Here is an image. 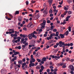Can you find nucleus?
<instances>
[{"instance_id":"obj_24","label":"nucleus","mask_w":74,"mask_h":74,"mask_svg":"<svg viewBox=\"0 0 74 74\" xmlns=\"http://www.w3.org/2000/svg\"><path fill=\"white\" fill-rule=\"evenodd\" d=\"M21 37H18L17 38V41H18V42H20L21 39Z\"/></svg>"},{"instance_id":"obj_53","label":"nucleus","mask_w":74,"mask_h":74,"mask_svg":"<svg viewBox=\"0 0 74 74\" xmlns=\"http://www.w3.org/2000/svg\"><path fill=\"white\" fill-rule=\"evenodd\" d=\"M23 30H25V31H27V28H26L25 27H24V28H23Z\"/></svg>"},{"instance_id":"obj_41","label":"nucleus","mask_w":74,"mask_h":74,"mask_svg":"<svg viewBox=\"0 0 74 74\" xmlns=\"http://www.w3.org/2000/svg\"><path fill=\"white\" fill-rule=\"evenodd\" d=\"M16 48H17L19 49H20L21 48V46H18V47H16Z\"/></svg>"},{"instance_id":"obj_4","label":"nucleus","mask_w":74,"mask_h":74,"mask_svg":"<svg viewBox=\"0 0 74 74\" xmlns=\"http://www.w3.org/2000/svg\"><path fill=\"white\" fill-rule=\"evenodd\" d=\"M1 73L2 74H5L6 73L7 70L6 69H2L1 71Z\"/></svg>"},{"instance_id":"obj_63","label":"nucleus","mask_w":74,"mask_h":74,"mask_svg":"<svg viewBox=\"0 0 74 74\" xmlns=\"http://www.w3.org/2000/svg\"><path fill=\"white\" fill-rule=\"evenodd\" d=\"M31 72H32L31 74H33V73H34V71L33 70H31Z\"/></svg>"},{"instance_id":"obj_48","label":"nucleus","mask_w":74,"mask_h":74,"mask_svg":"<svg viewBox=\"0 0 74 74\" xmlns=\"http://www.w3.org/2000/svg\"><path fill=\"white\" fill-rule=\"evenodd\" d=\"M66 67V65H64L63 64V65L62 66V68L65 69Z\"/></svg>"},{"instance_id":"obj_36","label":"nucleus","mask_w":74,"mask_h":74,"mask_svg":"<svg viewBox=\"0 0 74 74\" xmlns=\"http://www.w3.org/2000/svg\"><path fill=\"white\" fill-rule=\"evenodd\" d=\"M71 27H69L68 30L69 31V32H71Z\"/></svg>"},{"instance_id":"obj_55","label":"nucleus","mask_w":74,"mask_h":74,"mask_svg":"<svg viewBox=\"0 0 74 74\" xmlns=\"http://www.w3.org/2000/svg\"><path fill=\"white\" fill-rule=\"evenodd\" d=\"M64 10H68V9L66 7H64Z\"/></svg>"},{"instance_id":"obj_13","label":"nucleus","mask_w":74,"mask_h":74,"mask_svg":"<svg viewBox=\"0 0 74 74\" xmlns=\"http://www.w3.org/2000/svg\"><path fill=\"white\" fill-rule=\"evenodd\" d=\"M59 36L61 37V38H63L64 37V35L62 34H60Z\"/></svg>"},{"instance_id":"obj_32","label":"nucleus","mask_w":74,"mask_h":74,"mask_svg":"<svg viewBox=\"0 0 74 74\" xmlns=\"http://www.w3.org/2000/svg\"><path fill=\"white\" fill-rule=\"evenodd\" d=\"M39 56H40L39 55H38V53H37L36 56H35L37 58Z\"/></svg>"},{"instance_id":"obj_51","label":"nucleus","mask_w":74,"mask_h":74,"mask_svg":"<svg viewBox=\"0 0 74 74\" xmlns=\"http://www.w3.org/2000/svg\"><path fill=\"white\" fill-rule=\"evenodd\" d=\"M53 11H54V12H56V14H57V12H58V10H56H56H53Z\"/></svg>"},{"instance_id":"obj_59","label":"nucleus","mask_w":74,"mask_h":74,"mask_svg":"<svg viewBox=\"0 0 74 74\" xmlns=\"http://www.w3.org/2000/svg\"><path fill=\"white\" fill-rule=\"evenodd\" d=\"M53 16V14H50V16L51 17Z\"/></svg>"},{"instance_id":"obj_20","label":"nucleus","mask_w":74,"mask_h":74,"mask_svg":"<svg viewBox=\"0 0 74 74\" xmlns=\"http://www.w3.org/2000/svg\"><path fill=\"white\" fill-rule=\"evenodd\" d=\"M46 60L47 58L46 57H43V58H42V60L43 61V62H44V61H46Z\"/></svg>"},{"instance_id":"obj_9","label":"nucleus","mask_w":74,"mask_h":74,"mask_svg":"<svg viewBox=\"0 0 74 74\" xmlns=\"http://www.w3.org/2000/svg\"><path fill=\"white\" fill-rule=\"evenodd\" d=\"M22 16H18V21H20V22L22 21Z\"/></svg>"},{"instance_id":"obj_19","label":"nucleus","mask_w":74,"mask_h":74,"mask_svg":"<svg viewBox=\"0 0 74 74\" xmlns=\"http://www.w3.org/2000/svg\"><path fill=\"white\" fill-rule=\"evenodd\" d=\"M14 65V64L13 63H12L10 65V69L11 70L13 67Z\"/></svg>"},{"instance_id":"obj_27","label":"nucleus","mask_w":74,"mask_h":74,"mask_svg":"<svg viewBox=\"0 0 74 74\" xmlns=\"http://www.w3.org/2000/svg\"><path fill=\"white\" fill-rule=\"evenodd\" d=\"M50 29L51 28L50 27H47L46 29V31H50Z\"/></svg>"},{"instance_id":"obj_15","label":"nucleus","mask_w":74,"mask_h":74,"mask_svg":"<svg viewBox=\"0 0 74 74\" xmlns=\"http://www.w3.org/2000/svg\"><path fill=\"white\" fill-rule=\"evenodd\" d=\"M28 45V42H25V44L24 45H22V47H24V48H25V46H27V45Z\"/></svg>"},{"instance_id":"obj_49","label":"nucleus","mask_w":74,"mask_h":74,"mask_svg":"<svg viewBox=\"0 0 74 74\" xmlns=\"http://www.w3.org/2000/svg\"><path fill=\"white\" fill-rule=\"evenodd\" d=\"M42 25V27H41V28L42 29H43L44 28H45V26H44V25Z\"/></svg>"},{"instance_id":"obj_42","label":"nucleus","mask_w":74,"mask_h":74,"mask_svg":"<svg viewBox=\"0 0 74 74\" xmlns=\"http://www.w3.org/2000/svg\"><path fill=\"white\" fill-rule=\"evenodd\" d=\"M65 45H66V46H68V47H69L70 44L69 43L68 44H65Z\"/></svg>"},{"instance_id":"obj_61","label":"nucleus","mask_w":74,"mask_h":74,"mask_svg":"<svg viewBox=\"0 0 74 74\" xmlns=\"http://www.w3.org/2000/svg\"><path fill=\"white\" fill-rule=\"evenodd\" d=\"M58 50H55L53 51V53H57V51H58Z\"/></svg>"},{"instance_id":"obj_17","label":"nucleus","mask_w":74,"mask_h":74,"mask_svg":"<svg viewBox=\"0 0 74 74\" xmlns=\"http://www.w3.org/2000/svg\"><path fill=\"white\" fill-rule=\"evenodd\" d=\"M32 53V50L31 49L29 51V52L28 53V56H30V54Z\"/></svg>"},{"instance_id":"obj_64","label":"nucleus","mask_w":74,"mask_h":74,"mask_svg":"<svg viewBox=\"0 0 74 74\" xmlns=\"http://www.w3.org/2000/svg\"><path fill=\"white\" fill-rule=\"evenodd\" d=\"M22 61H23V62H25V58H23L22 60Z\"/></svg>"},{"instance_id":"obj_18","label":"nucleus","mask_w":74,"mask_h":74,"mask_svg":"<svg viewBox=\"0 0 74 74\" xmlns=\"http://www.w3.org/2000/svg\"><path fill=\"white\" fill-rule=\"evenodd\" d=\"M40 69V66H39V65H37V66H36V70H39Z\"/></svg>"},{"instance_id":"obj_62","label":"nucleus","mask_w":74,"mask_h":74,"mask_svg":"<svg viewBox=\"0 0 74 74\" xmlns=\"http://www.w3.org/2000/svg\"><path fill=\"white\" fill-rule=\"evenodd\" d=\"M18 26H20V25L21 26V23H20V22H18Z\"/></svg>"},{"instance_id":"obj_22","label":"nucleus","mask_w":74,"mask_h":74,"mask_svg":"<svg viewBox=\"0 0 74 74\" xmlns=\"http://www.w3.org/2000/svg\"><path fill=\"white\" fill-rule=\"evenodd\" d=\"M41 68L42 69V71H43L44 69H45V68L43 66V65H41Z\"/></svg>"},{"instance_id":"obj_31","label":"nucleus","mask_w":74,"mask_h":74,"mask_svg":"<svg viewBox=\"0 0 74 74\" xmlns=\"http://www.w3.org/2000/svg\"><path fill=\"white\" fill-rule=\"evenodd\" d=\"M68 12V11H67V10H66V11H65L64 12V15H65L66 14H67V12Z\"/></svg>"},{"instance_id":"obj_2","label":"nucleus","mask_w":74,"mask_h":74,"mask_svg":"<svg viewBox=\"0 0 74 74\" xmlns=\"http://www.w3.org/2000/svg\"><path fill=\"white\" fill-rule=\"evenodd\" d=\"M36 31H34L33 32L31 33V34H29L28 35V37L29 39L30 40L31 39H32V38H34L35 39H36L37 38V37L36 36H35L34 35L35 34H36Z\"/></svg>"},{"instance_id":"obj_8","label":"nucleus","mask_w":74,"mask_h":74,"mask_svg":"<svg viewBox=\"0 0 74 74\" xmlns=\"http://www.w3.org/2000/svg\"><path fill=\"white\" fill-rule=\"evenodd\" d=\"M59 47H62V45H64L63 43V42H62V41H60L59 42Z\"/></svg>"},{"instance_id":"obj_43","label":"nucleus","mask_w":74,"mask_h":74,"mask_svg":"<svg viewBox=\"0 0 74 74\" xmlns=\"http://www.w3.org/2000/svg\"><path fill=\"white\" fill-rule=\"evenodd\" d=\"M24 20H25L26 22L27 23H28V19H26V18H24Z\"/></svg>"},{"instance_id":"obj_52","label":"nucleus","mask_w":74,"mask_h":74,"mask_svg":"<svg viewBox=\"0 0 74 74\" xmlns=\"http://www.w3.org/2000/svg\"><path fill=\"white\" fill-rule=\"evenodd\" d=\"M65 48H63V53H65Z\"/></svg>"},{"instance_id":"obj_37","label":"nucleus","mask_w":74,"mask_h":74,"mask_svg":"<svg viewBox=\"0 0 74 74\" xmlns=\"http://www.w3.org/2000/svg\"><path fill=\"white\" fill-rule=\"evenodd\" d=\"M25 40V38H23L22 39H21V42H24V41Z\"/></svg>"},{"instance_id":"obj_16","label":"nucleus","mask_w":74,"mask_h":74,"mask_svg":"<svg viewBox=\"0 0 74 74\" xmlns=\"http://www.w3.org/2000/svg\"><path fill=\"white\" fill-rule=\"evenodd\" d=\"M64 34L65 35H66V36H67V35H68L69 34V31L68 30L66 31V32H64Z\"/></svg>"},{"instance_id":"obj_60","label":"nucleus","mask_w":74,"mask_h":74,"mask_svg":"<svg viewBox=\"0 0 74 74\" xmlns=\"http://www.w3.org/2000/svg\"><path fill=\"white\" fill-rule=\"evenodd\" d=\"M47 73H49L50 70V69H47Z\"/></svg>"},{"instance_id":"obj_29","label":"nucleus","mask_w":74,"mask_h":74,"mask_svg":"<svg viewBox=\"0 0 74 74\" xmlns=\"http://www.w3.org/2000/svg\"><path fill=\"white\" fill-rule=\"evenodd\" d=\"M22 69L23 70H24V69H25V66H24V65L23 64V63L22 64Z\"/></svg>"},{"instance_id":"obj_40","label":"nucleus","mask_w":74,"mask_h":74,"mask_svg":"<svg viewBox=\"0 0 74 74\" xmlns=\"http://www.w3.org/2000/svg\"><path fill=\"white\" fill-rule=\"evenodd\" d=\"M8 14L9 15V16L11 17L12 18H13V16L12 14Z\"/></svg>"},{"instance_id":"obj_11","label":"nucleus","mask_w":74,"mask_h":74,"mask_svg":"<svg viewBox=\"0 0 74 74\" xmlns=\"http://www.w3.org/2000/svg\"><path fill=\"white\" fill-rule=\"evenodd\" d=\"M46 20H43L42 23L40 24V25H43L44 26L46 25Z\"/></svg>"},{"instance_id":"obj_50","label":"nucleus","mask_w":74,"mask_h":74,"mask_svg":"<svg viewBox=\"0 0 74 74\" xmlns=\"http://www.w3.org/2000/svg\"><path fill=\"white\" fill-rule=\"evenodd\" d=\"M26 5H28V4H29V3L28 1H26Z\"/></svg>"},{"instance_id":"obj_46","label":"nucleus","mask_w":74,"mask_h":74,"mask_svg":"<svg viewBox=\"0 0 74 74\" xmlns=\"http://www.w3.org/2000/svg\"><path fill=\"white\" fill-rule=\"evenodd\" d=\"M66 23V22L65 20H64L63 21V23H62V24H63L64 25V24H65Z\"/></svg>"},{"instance_id":"obj_56","label":"nucleus","mask_w":74,"mask_h":74,"mask_svg":"<svg viewBox=\"0 0 74 74\" xmlns=\"http://www.w3.org/2000/svg\"><path fill=\"white\" fill-rule=\"evenodd\" d=\"M49 13H52L53 12V10H50L49 11Z\"/></svg>"},{"instance_id":"obj_5","label":"nucleus","mask_w":74,"mask_h":74,"mask_svg":"<svg viewBox=\"0 0 74 74\" xmlns=\"http://www.w3.org/2000/svg\"><path fill=\"white\" fill-rule=\"evenodd\" d=\"M20 37H23L24 38H25V37H28V36H27V35H25V34H20Z\"/></svg>"},{"instance_id":"obj_35","label":"nucleus","mask_w":74,"mask_h":74,"mask_svg":"<svg viewBox=\"0 0 74 74\" xmlns=\"http://www.w3.org/2000/svg\"><path fill=\"white\" fill-rule=\"evenodd\" d=\"M15 69L16 71H18L19 70V68L18 67H15Z\"/></svg>"},{"instance_id":"obj_3","label":"nucleus","mask_w":74,"mask_h":74,"mask_svg":"<svg viewBox=\"0 0 74 74\" xmlns=\"http://www.w3.org/2000/svg\"><path fill=\"white\" fill-rule=\"evenodd\" d=\"M57 56H51L50 57H52L53 58H54L56 60H58V59H59L60 58V57L59 56H60V54H57Z\"/></svg>"},{"instance_id":"obj_6","label":"nucleus","mask_w":74,"mask_h":74,"mask_svg":"<svg viewBox=\"0 0 74 74\" xmlns=\"http://www.w3.org/2000/svg\"><path fill=\"white\" fill-rule=\"evenodd\" d=\"M53 34H50V36L49 37H47V39L48 40H51L52 38V37H53Z\"/></svg>"},{"instance_id":"obj_44","label":"nucleus","mask_w":74,"mask_h":74,"mask_svg":"<svg viewBox=\"0 0 74 74\" xmlns=\"http://www.w3.org/2000/svg\"><path fill=\"white\" fill-rule=\"evenodd\" d=\"M68 13L69 14H71L72 13V11H69L68 12Z\"/></svg>"},{"instance_id":"obj_30","label":"nucleus","mask_w":74,"mask_h":74,"mask_svg":"<svg viewBox=\"0 0 74 74\" xmlns=\"http://www.w3.org/2000/svg\"><path fill=\"white\" fill-rule=\"evenodd\" d=\"M50 28H51V29H50V30H51V31H52V30L54 28L53 25H52V26H51Z\"/></svg>"},{"instance_id":"obj_47","label":"nucleus","mask_w":74,"mask_h":74,"mask_svg":"<svg viewBox=\"0 0 74 74\" xmlns=\"http://www.w3.org/2000/svg\"><path fill=\"white\" fill-rule=\"evenodd\" d=\"M49 67L50 69H53V65H50Z\"/></svg>"},{"instance_id":"obj_1","label":"nucleus","mask_w":74,"mask_h":74,"mask_svg":"<svg viewBox=\"0 0 74 74\" xmlns=\"http://www.w3.org/2000/svg\"><path fill=\"white\" fill-rule=\"evenodd\" d=\"M31 60L29 61L30 63L29 64V67L31 68V66L34 67L35 66V64L33 63L34 62L36 61L35 59L33 57V55H32L31 56Z\"/></svg>"},{"instance_id":"obj_34","label":"nucleus","mask_w":74,"mask_h":74,"mask_svg":"<svg viewBox=\"0 0 74 74\" xmlns=\"http://www.w3.org/2000/svg\"><path fill=\"white\" fill-rule=\"evenodd\" d=\"M28 9L29 10L31 11L32 12H34V11L33 9H30V8H28Z\"/></svg>"},{"instance_id":"obj_21","label":"nucleus","mask_w":74,"mask_h":74,"mask_svg":"<svg viewBox=\"0 0 74 74\" xmlns=\"http://www.w3.org/2000/svg\"><path fill=\"white\" fill-rule=\"evenodd\" d=\"M59 32H58V31H57V32H56V34L55 35V36L56 37H58L59 36Z\"/></svg>"},{"instance_id":"obj_26","label":"nucleus","mask_w":74,"mask_h":74,"mask_svg":"<svg viewBox=\"0 0 74 74\" xmlns=\"http://www.w3.org/2000/svg\"><path fill=\"white\" fill-rule=\"evenodd\" d=\"M70 59L69 58V57H65V60L66 61H69L70 60Z\"/></svg>"},{"instance_id":"obj_45","label":"nucleus","mask_w":74,"mask_h":74,"mask_svg":"<svg viewBox=\"0 0 74 74\" xmlns=\"http://www.w3.org/2000/svg\"><path fill=\"white\" fill-rule=\"evenodd\" d=\"M36 60L38 62H40L41 61L40 59H39V58H37Z\"/></svg>"},{"instance_id":"obj_23","label":"nucleus","mask_w":74,"mask_h":74,"mask_svg":"<svg viewBox=\"0 0 74 74\" xmlns=\"http://www.w3.org/2000/svg\"><path fill=\"white\" fill-rule=\"evenodd\" d=\"M17 35L16 34V31H15V34H14V37H17Z\"/></svg>"},{"instance_id":"obj_54","label":"nucleus","mask_w":74,"mask_h":74,"mask_svg":"<svg viewBox=\"0 0 74 74\" xmlns=\"http://www.w3.org/2000/svg\"><path fill=\"white\" fill-rule=\"evenodd\" d=\"M64 16H65V15H64V14H61V17H62V18H63L64 17Z\"/></svg>"},{"instance_id":"obj_10","label":"nucleus","mask_w":74,"mask_h":74,"mask_svg":"<svg viewBox=\"0 0 74 74\" xmlns=\"http://www.w3.org/2000/svg\"><path fill=\"white\" fill-rule=\"evenodd\" d=\"M53 0H48V2H49V3L50 5H52V3Z\"/></svg>"},{"instance_id":"obj_14","label":"nucleus","mask_w":74,"mask_h":74,"mask_svg":"<svg viewBox=\"0 0 74 74\" xmlns=\"http://www.w3.org/2000/svg\"><path fill=\"white\" fill-rule=\"evenodd\" d=\"M71 17V16H66V21H69V18H70Z\"/></svg>"},{"instance_id":"obj_38","label":"nucleus","mask_w":74,"mask_h":74,"mask_svg":"<svg viewBox=\"0 0 74 74\" xmlns=\"http://www.w3.org/2000/svg\"><path fill=\"white\" fill-rule=\"evenodd\" d=\"M23 61L22 60H20L19 61H18V63L19 64H21V63H23L22 62Z\"/></svg>"},{"instance_id":"obj_58","label":"nucleus","mask_w":74,"mask_h":74,"mask_svg":"<svg viewBox=\"0 0 74 74\" xmlns=\"http://www.w3.org/2000/svg\"><path fill=\"white\" fill-rule=\"evenodd\" d=\"M53 32H56V31H57V29H53Z\"/></svg>"},{"instance_id":"obj_57","label":"nucleus","mask_w":74,"mask_h":74,"mask_svg":"<svg viewBox=\"0 0 74 74\" xmlns=\"http://www.w3.org/2000/svg\"><path fill=\"white\" fill-rule=\"evenodd\" d=\"M74 61V59H71V60H69V61H71V62H73V61Z\"/></svg>"},{"instance_id":"obj_7","label":"nucleus","mask_w":74,"mask_h":74,"mask_svg":"<svg viewBox=\"0 0 74 74\" xmlns=\"http://www.w3.org/2000/svg\"><path fill=\"white\" fill-rule=\"evenodd\" d=\"M13 53H14V56H15H15H16L17 54H20L19 52H18V51L15 52V50H13Z\"/></svg>"},{"instance_id":"obj_39","label":"nucleus","mask_w":74,"mask_h":74,"mask_svg":"<svg viewBox=\"0 0 74 74\" xmlns=\"http://www.w3.org/2000/svg\"><path fill=\"white\" fill-rule=\"evenodd\" d=\"M32 24V22L29 23L28 25H27V27H30V24Z\"/></svg>"},{"instance_id":"obj_33","label":"nucleus","mask_w":74,"mask_h":74,"mask_svg":"<svg viewBox=\"0 0 74 74\" xmlns=\"http://www.w3.org/2000/svg\"><path fill=\"white\" fill-rule=\"evenodd\" d=\"M46 10H47V9H46L44 11L43 13H44V14H47V12L46 11Z\"/></svg>"},{"instance_id":"obj_12","label":"nucleus","mask_w":74,"mask_h":74,"mask_svg":"<svg viewBox=\"0 0 74 74\" xmlns=\"http://www.w3.org/2000/svg\"><path fill=\"white\" fill-rule=\"evenodd\" d=\"M70 69H71V70H72L73 71H74V68H73V65H70Z\"/></svg>"},{"instance_id":"obj_28","label":"nucleus","mask_w":74,"mask_h":74,"mask_svg":"<svg viewBox=\"0 0 74 74\" xmlns=\"http://www.w3.org/2000/svg\"><path fill=\"white\" fill-rule=\"evenodd\" d=\"M62 43H63V45H62V47H63V48H65V46H66V45H65L66 44H65V42H62Z\"/></svg>"},{"instance_id":"obj_25","label":"nucleus","mask_w":74,"mask_h":74,"mask_svg":"<svg viewBox=\"0 0 74 74\" xmlns=\"http://www.w3.org/2000/svg\"><path fill=\"white\" fill-rule=\"evenodd\" d=\"M19 11H16L15 12L14 14L15 15H16V14H19Z\"/></svg>"}]
</instances>
